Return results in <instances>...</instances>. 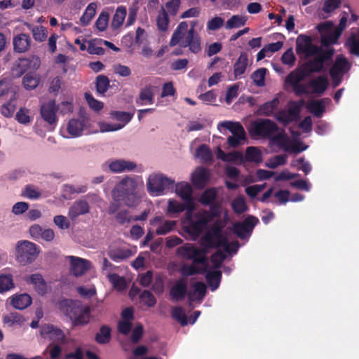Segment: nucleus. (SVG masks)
Masks as SVG:
<instances>
[{"label": "nucleus", "instance_id": "1", "mask_svg": "<svg viewBox=\"0 0 359 359\" xmlns=\"http://www.w3.org/2000/svg\"><path fill=\"white\" fill-rule=\"evenodd\" d=\"M137 183L130 177L123 178L112 190V198L116 201H123L129 208H134L141 202V197L137 191Z\"/></svg>", "mask_w": 359, "mask_h": 359}, {"label": "nucleus", "instance_id": "2", "mask_svg": "<svg viewBox=\"0 0 359 359\" xmlns=\"http://www.w3.org/2000/svg\"><path fill=\"white\" fill-rule=\"evenodd\" d=\"M60 308L74 326H84L90 322L91 309L80 301L64 299L60 302Z\"/></svg>", "mask_w": 359, "mask_h": 359}, {"label": "nucleus", "instance_id": "3", "mask_svg": "<svg viewBox=\"0 0 359 359\" xmlns=\"http://www.w3.org/2000/svg\"><path fill=\"white\" fill-rule=\"evenodd\" d=\"M40 253V248L28 241H20L16 246V259L22 265L33 262Z\"/></svg>", "mask_w": 359, "mask_h": 359}, {"label": "nucleus", "instance_id": "4", "mask_svg": "<svg viewBox=\"0 0 359 359\" xmlns=\"http://www.w3.org/2000/svg\"><path fill=\"white\" fill-rule=\"evenodd\" d=\"M208 250L205 248H198L191 243H186L177 250L179 256L184 259L192 260L195 265H203L206 266L208 259L206 257Z\"/></svg>", "mask_w": 359, "mask_h": 359}, {"label": "nucleus", "instance_id": "5", "mask_svg": "<svg viewBox=\"0 0 359 359\" xmlns=\"http://www.w3.org/2000/svg\"><path fill=\"white\" fill-rule=\"evenodd\" d=\"M175 181L162 174L150 175L147 182V190L150 195H162L165 190H172Z\"/></svg>", "mask_w": 359, "mask_h": 359}, {"label": "nucleus", "instance_id": "6", "mask_svg": "<svg viewBox=\"0 0 359 359\" xmlns=\"http://www.w3.org/2000/svg\"><path fill=\"white\" fill-rule=\"evenodd\" d=\"M278 130V126L273 121L259 119L252 123L250 133L252 135L270 139Z\"/></svg>", "mask_w": 359, "mask_h": 359}, {"label": "nucleus", "instance_id": "7", "mask_svg": "<svg viewBox=\"0 0 359 359\" xmlns=\"http://www.w3.org/2000/svg\"><path fill=\"white\" fill-rule=\"evenodd\" d=\"M333 28L334 23L332 21H325L317 25L316 29L320 34L322 47L330 48V46L338 43L341 36H337V31Z\"/></svg>", "mask_w": 359, "mask_h": 359}, {"label": "nucleus", "instance_id": "8", "mask_svg": "<svg viewBox=\"0 0 359 359\" xmlns=\"http://www.w3.org/2000/svg\"><path fill=\"white\" fill-rule=\"evenodd\" d=\"M259 223V219L252 215L248 216L242 222H236L233 224L232 231L239 238H248L255 228Z\"/></svg>", "mask_w": 359, "mask_h": 359}, {"label": "nucleus", "instance_id": "9", "mask_svg": "<svg viewBox=\"0 0 359 359\" xmlns=\"http://www.w3.org/2000/svg\"><path fill=\"white\" fill-rule=\"evenodd\" d=\"M320 50V46L313 44L310 36L301 34L296 41V52L298 55H304L305 58L312 57Z\"/></svg>", "mask_w": 359, "mask_h": 359}, {"label": "nucleus", "instance_id": "10", "mask_svg": "<svg viewBox=\"0 0 359 359\" xmlns=\"http://www.w3.org/2000/svg\"><path fill=\"white\" fill-rule=\"evenodd\" d=\"M58 109V105L56 104L54 100H49L48 102L43 104L40 108L41 118L50 126H53V128L58 121L57 116Z\"/></svg>", "mask_w": 359, "mask_h": 359}, {"label": "nucleus", "instance_id": "11", "mask_svg": "<svg viewBox=\"0 0 359 359\" xmlns=\"http://www.w3.org/2000/svg\"><path fill=\"white\" fill-rule=\"evenodd\" d=\"M188 296L190 300H194V292L187 291V282L184 278L177 280L170 290V296L172 300L180 301L186 296Z\"/></svg>", "mask_w": 359, "mask_h": 359}, {"label": "nucleus", "instance_id": "12", "mask_svg": "<svg viewBox=\"0 0 359 359\" xmlns=\"http://www.w3.org/2000/svg\"><path fill=\"white\" fill-rule=\"evenodd\" d=\"M194 218L187 224V231L193 235H199L202 233L203 229L206 227L210 222L208 212H205L203 214L196 213Z\"/></svg>", "mask_w": 359, "mask_h": 359}, {"label": "nucleus", "instance_id": "13", "mask_svg": "<svg viewBox=\"0 0 359 359\" xmlns=\"http://www.w3.org/2000/svg\"><path fill=\"white\" fill-rule=\"evenodd\" d=\"M67 259L70 262V272L75 277L83 276L90 268V262L75 256H69Z\"/></svg>", "mask_w": 359, "mask_h": 359}, {"label": "nucleus", "instance_id": "14", "mask_svg": "<svg viewBox=\"0 0 359 359\" xmlns=\"http://www.w3.org/2000/svg\"><path fill=\"white\" fill-rule=\"evenodd\" d=\"M180 46L183 48L188 47L191 53L197 54L201 51V38L197 32L189 29Z\"/></svg>", "mask_w": 359, "mask_h": 359}, {"label": "nucleus", "instance_id": "15", "mask_svg": "<svg viewBox=\"0 0 359 359\" xmlns=\"http://www.w3.org/2000/svg\"><path fill=\"white\" fill-rule=\"evenodd\" d=\"M41 334L57 344L65 343V334L64 332L53 325H46L41 328Z\"/></svg>", "mask_w": 359, "mask_h": 359}, {"label": "nucleus", "instance_id": "16", "mask_svg": "<svg viewBox=\"0 0 359 359\" xmlns=\"http://www.w3.org/2000/svg\"><path fill=\"white\" fill-rule=\"evenodd\" d=\"M350 67L347 58L342 55H339L330 69V75L331 77L338 74L343 75L350 69Z\"/></svg>", "mask_w": 359, "mask_h": 359}, {"label": "nucleus", "instance_id": "17", "mask_svg": "<svg viewBox=\"0 0 359 359\" xmlns=\"http://www.w3.org/2000/svg\"><path fill=\"white\" fill-rule=\"evenodd\" d=\"M335 53L334 48H324L320 46V50H318L315 55L318 62L322 65L325 71L327 70V67H330L333 62V57Z\"/></svg>", "mask_w": 359, "mask_h": 359}, {"label": "nucleus", "instance_id": "18", "mask_svg": "<svg viewBox=\"0 0 359 359\" xmlns=\"http://www.w3.org/2000/svg\"><path fill=\"white\" fill-rule=\"evenodd\" d=\"M31 37L27 34H18L13 37V45L15 53H22L27 51L31 46Z\"/></svg>", "mask_w": 359, "mask_h": 359}, {"label": "nucleus", "instance_id": "19", "mask_svg": "<svg viewBox=\"0 0 359 359\" xmlns=\"http://www.w3.org/2000/svg\"><path fill=\"white\" fill-rule=\"evenodd\" d=\"M88 203L85 200L76 201L69 208L68 216L72 220H75L79 216L85 215L89 212Z\"/></svg>", "mask_w": 359, "mask_h": 359}, {"label": "nucleus", "instance_id": "20", "mask_svg": "<svg viewBox=\"0 0 359 359\" xmlns=\"http://www.w3.org/2000/svg\"><path fill=\"white\" fill-rule=\"evenodd\" d=\"M26 282L34 285L35 290L39 295L47 293V284L40 273H34L25 278Z\"/></svg>", "mask_w": 359, "mask_h": 359}, {"label": "nucleus", "instance_id": "21", "mask_svg": "<svg viewBox=\"0 0 359 359\" xmlns=\"http://www.w3.org/2000/svg\"><path fill=\"white\" fill-rule=\"evenodd\" d=\"M325 102H330L329 98H324L318 100H311L306 104V109L316 117L320 118L325 111Z\"/></svg>", "mask_w": 359, "mask_h": 359}, {"label": "nucleus", "instance_id": "22", "mask_svg": "<svg viewBox=\"0 0 359 359\" xmlns=\"http://www.w3.org/2000/svg\"><path fill=\"white\" fill-rule=\"evenodd\" d=\"M248 65V55L245 52H242L236 62L233 65V75L235 79L242 78L245 74Z\"/></svg>", "mask_w": 359, "mask_h": 359}, {"label": "nucleus", "instance_id": "23", "mask_svg": "<svg viewBox=\"0 0 359 359\" xmlns=\"http://www.w3.org/2000/svg\"><path fill=\"white\" fill-rule=\"evenodd\" d=\"M109 168L111 172L118 173L126 170H133L136 168V164L132 161L119 159L111 161L109 165Z\"/></svg>", "mask_w": 359, "mask_h": 359}, {"label": "nucleus", "instance_id": "24", "mask_svg": "<svg viewBox=\"0 0 359 359\" xmlns=\"http://www.w3.org/2000/svg\"><path fill=\"white\" fill-rule=\"evenodd\" d=\"M329 85L328 79L325 76H319L311 79L308 86L312 88V92L316 94L322 95L326 90Z\"/></svg>", "mask_w": 359, "mask_h": 359}, {"label": "nucleus", "instance_id": "25", "mask_svg": "<svg viewBox=\"0 0 359 359\" xmlns=\"http://www.w3.org/2000/svg\"><path fill=\"white\" fill-rule=\"evenodd\" d=\"M176 194L184 201V202H193V190L188 182H180L175 185Z\"/></svg>", "mask_w": 359, "mask_h": 359}, {"label": "nucleus", "instance_id": "26", "mask_svg": "<svg viewBox=\"0 0 359 359\" xmlns=\"http://www.w3.org/2000/svg\"><path fill=\"white\" fill-rule=\"evenodd\" d=\"M188 32V24L187 22L182 21L175 29L170 39L169 45L170 46H175L178 43H181L182 41L184 40L183 37L185 32Z\"/></svg>", "mask_w": 359, "mask_h": 359}, {"label": "nucleus", "instance_id": "27", "mask_svg": "<svg viewBox=\"0 0 359 359\" xmlns=\"http://www.w3.org/2000/svg\"><path fill=\"white\" fill-rule=\"evenodd\" d=\"M85 127L84 118H72L69 121L67 130L72 137H78L82 134Z\"/></svg>", "mask_w": 359, "mask_h": 359}, {"label": "nucleus", "instance_id": "28", "mask_svg": "<svg viewBox=\"0 0 359 359\" xmlns=\"http://www.w3.org/2000/svg\"><path fill=\"white\" fill-rule=\"evenodd\" d=\"M32 297L26 293L16 294L12 297L11 305L16 309L23 310L32 304Z\"/></svg>", "mask_w": 359, "mask_h": 359}, {"label": "nucleus", "instance_id": "29", "mask_svg": "<svg viewBox=\"0 0 359 359\" xmlns=\"http://www.w3.org/2000/svg\"><path fill=\"white\" fill-rule=\"evenodd\" d=\"M309 75L304 71L303 67L291 72L285 78V83L293 86L302 81Z\"/></svg>", "mask_w": 359, "mask_h": 359}, {"label": "nucleus", "instance_id": "30", "mask_svg": "<svg viewBox=\"0 0 359 359\" xmlns=\"http://www.w3.org/2000/svg\"><path fill=\"white\" fill-rule=\"evenodd\" d=\"M133 255L132 250L126 248L113 249L108 252L109 258L116 262L126 260L132 257Z\"/></svg>", "mask_w": 359, "mask_h": 359}, {"label": "nucleus", "instance_id": "31", "mask_svg": "<svg viewBox=\"0 0 359 359\" xmlns=\"http://www.w3.org/2000/svg\"><path fill=\"white\" fill-rule=\"evenodd\" d=\"M270 140L276 146L283 149L285 151H287L290 144V140L283 129H282L278 134H273Z\"/></svg>", "mask_w": 359, "mask_h": 359}, {"label": "nucleus", "instance_id": "32", "mask_svg": "<svg viewBox=\"0 0 359 359\" xmlns=\"http://www.w3.org/2000/svg\"><path fill=\"white\" fill-rule=\"evenodd\" d=\"M312 57L313 58L309 60L302 65L309 76L313 73H320L325 72L322 65L320 63V62H318L316 56Z\"/></svg>", "mask_w": 359, "mask_h": 359}, {"label": "nucleus", "instance_id": "33", "mask_svg": "<svg viewBox=\"0 0 359 359\" xmlns=\"http://www.w3.org/2000/svg\"><path fill=\"white\" fill-rule=\"evenodd\" d=\"M111 339V329L108 325H102L95 337V340L99 344H108Z\"/></svg>", "mask_w": 359, "mask_h": 359}, {"label": "nucleus", "instance_id": "34", "mask_svg": "<svg viewBox=\"0 0 359 359\" xmlns=\"http://www.w3.org/2000/svg\"><path fill=\"white\" fill-rule=\"evenodd\" d=\"M245 161L259 163L262 161V153L255 147H248L245 150Z\"/></svg>", "mask_w": 359, "mask_h": 359}, {"label": "nucleus", "instance_id": "35", "mask_svg": "<svg viewBox=\"0 0 359 359\" xmlns=\"http://www.w3.org/2000/svg\"><path fill=\"white\" fill-rule=\"evenodd\" d=\"M109 79L103 74L98 75L95 81L96 92L98 95H104L109 88Z\"/></svg>", "mask_w": 359, "mask_h": 359}, {"label": "nucleus", "instance_id": "36", "mask_svg": "<svg viewBox=\"0 0 359 359\" xmlns=\"http://www.w3.org/2000/svg\"><path fill=\"white\" fill-rule=\"evenodd\" d=\"M280 103L278 97L273 98L272 100L265 102L259 107V113L261 115L266 116H271L273 111L278 107Z\"/></svg>", "mask_w": 359, "mask_h": 359}, {"label": "nucleus", "instance_id": "37", "mask_svg": "<svg viewBox=\"0 0 359 359\" xmlns=\"http://www.w3.org/2000/svg\"><path fill=\"white\" fill-rule=\"evenodd\" d=\"M205 278L211 290L214 291L219 286L222 279V271L219 270L208 271L206 273Z\"/></svg>", "mask_w": 359, "mask_h": 359}, {"label": "nucleus", "instance_id": "38", "mask_svg": "<svg viewBox=\"0 0 359 359\" xmlns=\"http://www.w3.org/2000/svg\"><path fill=\"white\" fill-rule=\"evenodd\" d=\"M217 196V191L215 188H209L205 190L199 199V202L203 205H208L214 202Z\"/></svg>", "mask_w": 359, "mask_h": 359}, {"label": "nucleus", "instance_id": "39", "mask_svg": "<svg viewBox=\"0 0 359 359\" xmlns=\"http://www.w3.org/2000/svg\"><path fill=\"white\" fill-rule=\"evenodd\" d=\"M209 177L207 170L204 168L197 170L192 175V182L196 187H203L208 181Z\"/></svg>", "mask_w": 359, "mask_h": 359}, {"label": "nucleus", "instance_id": "40", "mask_svg": "<svg viewBox=\"0 0 359 359\" xmlns=\"http://www.w3.org/2000/svg\"><path fill=\"white\" fill-rule=\"evenodd\" d=\"M97 4L94 2L90 3L86 7L83 14L80 18L81 25L86 26L91 21L96 13Z\"/></svg>", "mask_w": 359, "mask_h": 359}, {"label": "nucleus", "instance_id": "41", "mask_svg": "<svg viewBox=\"0 0 359 359\" xmlns=\"http://www.w3.org/2000/svg\"><path fill=\"white\" fill-rule=\"evenodd\" d=\"M170 23V20L168 17V14L163 7L159 11L157 19H156V25L158 30L161 32H165L168 30V26Z\"/></svg>", "mask_w": 359, "mask_h": 359}, {"label": "nucleus", "instance_id": "42", "mask_svg": "<svg viewBox=\"0 0 359 359\" xmlns=\"http://www.w3.org/2000/svg\"><path fill=\"white\" fill-rule=\"evenodd\" d=\"M219 126L229 130L232 133V135L241 134L243 136L245 135L244 128L239 122L226 121L219 123Z\"/></svg>", "mask_w": 359, "mask_h": 359}, {"label": "nucleus", "instance_id": "43", "mask_svg": "<svg viewBox=\"0 0 359 359\" xmlns=\"http://www.w3.org/2000/svg\"><path fill=\"white\" fill-rule=\"evenodd\" d=\"M196 155L203 163H208L212 161V154L209 147L205 144L198 147L196 150Z\"/></svg>", "mask_w": 359, "mask_h": 359}, {"label": "nucleus", "instance_id": "44", "mask_svg": "<svg viewBox=\"0 0 359 359\" xmlns=\"http://www.w3.org/2000/svg\"><path fill=\"white\" fill-rule=\"evenodd\" d=\"M126 16V8L124 6H118L111 21V27L114 29L118 28L123 22Z\"/></svg>", "mask_w": 359, "mask_h": 359}, {"label": "nucleus", "instance_id": "45", "mask_svg": "<svg viewBox=\"0 0 359 359\" xmlns=\"http://www.w3.org/2000/svg\"><path fill=\"white\" fill-rule=\"evenodd\" d=\"M346 45L348 47L351 54L359 57V29L358 35L352 33L348 38Z\"/></svg>", "mask_w": 359, "mask_h": 359}, {"label": "nucleus", "instance_id": "46", "mask_svg": "<svg viewBox=\"0 0 359 359\" xmlns=\"http://www.w3.org/2000/svg\"><path fill=\"white\" fill-rule=\"evenodd\" d=\"M4 323L11 327L14 325H22L25 322L23 316L18 312L11 313L4 316Z\"/></svg>", "mask_w": 359, "mask_h": 359}, {"label": "nucleus", "instance_id": "47", "mask_svg": "<svg viewBox=\"0 0 359 359\" xmlns=\"http://www.w3.org/2000/svg\"><path fill=\"white\" fill-rule=\"evenodd\" d=\"M154 102V93L151 88L146 87L142 89L139 95V100H137V103L142 105L145 103L153 104Z\"/></svg>", "mask_w": 359, "mask_h": 359}, {"label": "nucleus", "instance_id": "48", "mask_svg": "<svg viewBox=\"0 0 359 359\" xmlns=\"http://www.w3.org/2000/svg\"><path fill=\"white\" fill-rule=\"evenodd\" d=\"M41 196L40 191L32 184H27L22 192V196L30 200L39 199Z\"/></svg>", "mask_w": 359, "mask_h": 359}, {"label": "nucleus", "instance_id": "49", "mask_svg": "<svg viewBox=\"0 0 359 359\" xmlns=\"http://www.w3.org/2000/svg\"><path fill=\"white\" fill-rule=\"evenodd\" d=\"M266 74V68H259L252 74L251 79H252L255 86L258 87H262L265 85Z\"/></svg>", "mask_w": 359, "mask_h": 359}, {"label": "nucleus", "instance_id": "50", "mask_svg": "<svg viewBox=\"0 0 359 359\" xmlns=\"http://www.w3.org/2000/svg\"><path fill=\"white\" fill-rule=\"evenodd\" d=\"M14 287L12 275H0V292H6Z\"/></svg>", "mask_w": 359, "mask_h": 359}, {"label": "nucleus", "instance_id": "51", "mask_svg": "<svg viewBox=\"0 0 359 359\" xmlns=\"http://www.w3.org/2000/svg\"><path fill=\"white\" fill-rule=\"evenodd\" d=\"M231 207L234 212L236 214H242L248 209L245 199L242 196H238L234 198L231 202Z\"/></svg>", "mask_w": 359, "mask_h": 359}, {"label": "nucleus", "instance_id": "52", "mask_svg": "<svg viewBox=\"0 0 359 359\" xmlns=\"http://www.w3.org/2000/svg\"><path fill=\"white\" fill-rule=\"evenodd\" d=\"M177 224V222L173 220H166L158 226L156 230L157 235H165L171 232Z\"/></svg>", "mask_w": 359, "mask_h": 359}, {"label": "nucleus", "instance_id": "53", "mask_svg": "<svg viewBox=\"0 0 359 359\" xmlns=\"http://www.w3.org/2000/svg\"><path fill=\"white\" fill-rule=\"evenodd\" d=\"M172 316L182 326H185L188 324L187 315L184 309L180 306H176L172 309Z\"/></svg>", "mask_w": 359, "mask_h": 359}, {"label": "nucleus", "instance_id": "54", "mask_svg": "<svg viewBox=\"0 0 359 359\" xmlns=\"http://www.w3.org/2000/svg\"><path fill=\"white\" fill-rule=\"evenodd\" d=\"M246 22V20L244 17L235 15L229 18L226 23V29H230L233 28L240 27L243 26Z\"/></svg>", "mask_w": 359, "mask_h": 359}, {"label": "nucleus", "instance_id": "55", "mask_svg": "<svg viewBox=\"0 0 359 359\" xmlns=\"http://www.w3.org/2000/svg\"><path fill=\"white\" fill-rule=\"evenodd\" d=\"M39 79L36 75L32 74H27L22 79V84L25 89L33 90L39 84Z\"/></svg>", "mask_w": 359, "mask_h": 359}, {"label": "nucleus", "instance_id": "56", "mask_svg": "<svg viewBox=\"0 0 359 359\" xmlns=\"http://www.w3.org/2000/svg\"><path fill=\"white\" fill-rule=\"evenodd\" d=\"M109 13L106 11H102L95 22L96 28L99 31H101V32L104 31L107 27V25L109 23Z\"/></svg>", "mask_w": 359, "mask_h": 359}, {"label": "nucleus", "instance_id": "57", "mask_svg": "<svg viewBox=\"0 0 359 359\" xmlns=\"http://www.w3.org/2000/svg\"><path fill=\"white\" fill-rule=\"evenodd\" d=\"M180 272L184 277H188L201 273L200 269L197 266V265H195L194 264L192 265H182L180 267Z\"/></svg>", "mask_w": 359, "mask_h": 359}, {"label": "nucleus", "instance_id": "58", "mask_svg": "<svg viewBox=\"0 0 359 359\" xmlns=\"http://www.w3.org/2000/svg\"><path fill=\"white\" fill-rule=\"evenodd\" d=\"M113 118L122 122L123 126L132 119L133 114L126 111H114L111 113Z\"/></svg>", "mask_w": 359, "mask_h": 359}, {"label": "nucleus", "instance_id": "59", "mask_svg": "<svg viewBox=\"0 0 359 359\" xmlns=\"http://www.w3.org/2000/svg\"><path fill=\"white\" fill-rule=\"evenodd\" d=\"M34 39L36 41H43L47 38L46 29L43 26H35L32 28Z\"/></svg>", "mask_w": 359, "mask_h": 359}, {"label": "nucleus", "instance_id": "60", "mask_svg": "<svg viewBox=\"0 0 359 359\" xmlns=\"http://www.w3.org/2000/svg\"><path fill=\"white\" fill-rule=\"evenodd\" d=\"M187 206V202L181 203L175 200H169L168 210L171 213H180L185 210Z\"/></svg>", "mask_w": 359, "mask_h": 359}, {"label": "nucleus", "instance_id": "61", "mask_svg": "<svg viewBox=\"0 0 359 359\" xmlns=\"http://www.w3.org/2000/svg\"><path fill=\"white\" fill-rule=\"evenodd\" d=\"M63 85V80L61 76L54 77L50 82L48 92L57 95Z\"/></svg>", "mask_w": 359, "mask_h": 359}, {"label": "nucleus", "instance_id": "62", "mask_svg": "<svg viewBox=\"0 0 359 359\" xmlns=\"http://www.w3.org/2000/svg\"><path fill=\"white\" fill-rule=\"evenodd\" d=\"M29 111L26 108H20L15 114V119L22 124H28L31 122Z\"/></svg>", "mask_w": 359, "mask_h": 359}, {"label": "nucleus", "instance_id": "63", "mask_svg": "<svg viewBox=\"0 0 359 359\" xmlns=\"http://www.w3.org/2000/svg\"><path fill=\"white\" fill-rule=\"evenodd\" d=\"M304 104V101L302 100L299 104H297L296 102H292L289 107L288 112L289 116L291 117L293 121H296L299 118V114L301 112V107Z\"/></svg>", "mask_w": 359, "mask_h": 359}, {"label": "nucleus", "instance_id": "64", "mask_svg": "<svg viewBox=\"0 0 359 359\" xmlns=\"http://www.w3.org/2000/svg\"><path fill=\"white\" fill-rule=\"evenodd\" d=\"M140 300L149 307H153L156 304V299L153 294L148 291L144 290L140 295Z\"/></svg>", "mask_w": 359, "mask_h": 359}]
</instances>
